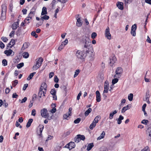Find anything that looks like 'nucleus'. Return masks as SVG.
Wrapping results in <instances>:
<instances>
[{
  "label": "nucleus",
  "instance_id": "obj_7",
  "mask_svg": "<svg viewBox=\"0 0 151 151\" xmlns=\"http://www.w3.org/2000/svg\"><path fill=\"white\" fill-rule=\"evenodd\" d=\"M122 71V69L121 68H117L115 71L116 74L114 75V77L119 78L121 76Z\"/></svg>",
  "mask_w": 151,
  "mask_h": 151
},
{
  "label": "nucleus",
  "instance_id": "obj_12",
  "mask_svg": "<svg viewBox=\"0 0 151 151\" xmlns=\"http://www.w3.org/2000/svg\"><path fill=\"white\" fill-rule=\"evenodd\" d=\"M109 83L108 81H106L104 83V93H107L108 91Z\"/></svg>",
  "mask_w": 151,
  "mask_h": 151
},
{
  "label": "nucleus",
  "instance_id": "obj_57",
  "mask_svg": "<svg viewBox=\"0 0 151 151\" xmlns=\"http://www.w3.org/2000/svg\"><path fill=\"white\" fill-rule=\"evenodd\" d=\"M28 84L27 83V84H25L24 85V86L23 88V91H25L26 88L28 87Z\"/></svg>",
  "mask_w": 151,
  "mask_h": 151
},
{
  "label": "nucleus",
  "instance_id": "obj_18",
  "mask_svg": "<svg viewBox=\"0 0 151 151\" xmlns=\"http://www.w3.org/2000/svg\"><path fill=\"white\" fill-rule=\"evenodd\" d=\"M94 146L93 143V142L88 144L87 147V150L88 151L91 150Z\"/></svg>",
  "mask_w": 151,
  "mask_h": 151
},
{
  "label": "nucleus",
  "instance_id": "obj_40",
  "mask_svg": "<svg viewBox=\"0 0 151 151\" xmlns=\"http://www.w3.org/2000/svg\"><path fill=\"white\" fill-rule=\"evenodd\" d=\"M81 120V118H78L75 120L74 121V123L75 124H78L80 122Z\"/></svg>",
  "mask_w": 151,
  "mask_h": 151
},
{
  "label": "nucleus",
  "instance_id": "obj_56",
  "mask_svg": "<svg viewBox=\"0 0 151 151\" xmlns=\"http://www.w3.org/2000/svg\"><path fill=\"white\" fill-rule=\"evenodd\" d=\"M65 46L63 44H61L58 47V50H61Z\"/></svg>",
  "mask_w": 151,
  "mask_h": 151
},
{
  "label": "nucleus",
  "instance_id": "obj_59",
  "mask_svg": "<svg viewBox=\"0 0 151 151\" xmlns=\"http://www.w3.org/2000/svg\"><path fill=\"white\" fill-rule=\"evenodd\" d=\"M31 115L33 116H35L36 115V111L35 109H33L32 110Z\"/></svg>",
  "mask_w": 151,
  "mask_h": 151
},
{
  "label": "nucleus",
  "instance_id": "obj_3",
  "mask_svg": "<svg viewBox=\"0 0 151 151\" xmlns=\"http://www.w3.org/2000/svg\"><path fill=\"white\" fill-rule=\"evenodd\" d=\"M90 42V40L88 37L86 36L83 37V42L84 44L83 48L85 49L87 53H89V49L88 48V43Z\"/></svg>",
  "mask_w": 151,
  "mask_h": 151
},
{
  "label": "nucleus",
  "instance_id": "obj_48",
  "mask_svg": "<svg viewBox=\"0 0 151 151\" xmlns=\"http://www.w3.org/2000/svg\"><path fill=\"white\" fill-rule=\"evenodd\" d=\"M68 42V40L67 39H65V40L62 42V44L65 46Z\"/></svg>",
  "mask_w": 151,
  "mask_h": 151
},
{
  "label": "nucleus",
  "instance_id": "obj_24",
  "mask_svg": "<svg viewBox=\"0 0 151 151\" xmlns=\"http://www.w3.org/2000/svg\"><path fill=\"white\" fill-rule=\"evenodd\" d=\"M77 137H78V138H79L80 141L81 140L83 141L85 139V136L83 135L78 134L77 135Z\"/></svg>",
  "mask_w": 151,
  "mask_h": 151
},
{
  "label": "nucleus",
  "instance_id": "obj_63",
  "mask_svg": "<svg viewBox=\"0 0 151 151\" xmlns=\"http://www.w3.org/2000/svg\"><path fill=\"white\" fill-rule=\"evenodd\" d=\"M21 32V30L20 29H18L16 33L17 35H20Z\"/></svg>",
  "mask_w": 151,
  "mask_h": 151
},
{
  "label": "nucleus",
  "instance_id": "obj_27",
  "mask_svg": "<svg viewBox=\"0 0 151 151\" xmlns=\"http://www.w3.org/2000/svg\"><path fill=\"white\" fill-rule=\"evenodd\" d=\"M92 109L91 108H89L87 110H86L85 113V116H87L91 112Z\"/></svg>",
  "mask_w": 151,
  "mask_h": 151
},
{
  "label": "nucleus",
  "instance_id": "obj_6",
  "mask_svg": "<svg viewBox=\"0 0 151 151\" xmlns=\"http://www.w3.org/2000/svg\"><path fill=\"white\" fill-rule=\"evenodd\" d=\"M2 12L1 16V19L2 20L5 19V15L6 11V6L5 4H3L1 5Z\"/></svg>",
  "mask_w": 151,
  "mask_h": 151
},
{
  "label": "nucleus",
  "instance_id": "obj_64",
  "mask_svg": "<svg viewBox=\"0 0 151 151\" xmlns=\"http://www.w3.org/2000/svg\"><path fill=\"white\" fill-rule=\"evenodd\" d=\"M54 75V73L53 72H51L49 75V78H52Z\"/></svg>",
  "mask_w": 151,
  "mask_h": 151
},
{
  "label": "nucleus",
  "instance_id": "obj_22",
  "mask_svg": "<svg viewBox=\"0 0 151 151\" xmlns=\"http://www.w3.org/2000/svg\"><path fill=\"white\" fill-rule=\"evenodd\" d=\"M124 119V117L122 115H120L119 118L117 119V124H121L122 123V120Z\"/></svg>",
  "mask_w": 151,
  "mask_h": 151
},
{
  "label": "nucleus",
  "instance_id": "obj_42",
  "mask_svg": "<svg viewBox=\"0 0 151 151\" xmlns=\"http://www.w3.org/2000/svg\"><path fill=\"white\" fill-rule=\"evenodd\" d=\"M18 83V81L17 80H15L14 81L12 82V85L13 86L15 87L16 86V85Z\"/></svg>",
  "mask_w": 151,
  "mask_h": 151
},
{
  "label": "nucleus",
  "instance_id": "obj_5",
  "mask_svg": "<svg viewBox=\"0 0 151 151\" xmlns=\"http://www.w3.org/2000/svg\"><path fill=\"white\" fill-rule=\"evenodd\" d=\"M43 60V59L41 57L40 58L39 60L36 61V64L33 66V69L34 70H37L42 64Z\"/></svg>",
  "mask_w": 151,
  "mask_h": 151
},
{
  "label": "nucleus",
  "instance_id": "obj_49",
  "mask_svg": "<svg viewBox=\"0 0 151 151\" xmlns=\"http://www.w3.org/2000/svg\"><path fill=\"white\" fill-rule=\"evenodd\" d=\"M148 122V121L147 120L144 119L142 120L141 122L142 123L145 124V125L147 124V123Z\"/></svg>",
  "mask_w": 151,
  "mask_h": 151
},
{
  "label": "nucleus",
  "instance_id": "obj_2",
  "mask_svg": "<svg viewBox=\"0 0 151 151\" xmlns=\"http://www.w3.org/2000/svg\"><path fill=\"white\" fill-rule=\"evenodd\" d=\"M41 115L42 117L50 120L52 119V115L50 116L47 113V111L46 109L44 108L41 110L40 111Z\"/></svg>",
  "mask_w": 151,
  "mask_h": 151
},
{
  "label": "nucleus",
  "instance_id": "obj_34",
  "mask_svg": "<svg viewBox=\"0 0 151 151\" xmlns=\"http://www.w3.org/2000/svg\"><path fill=\"white\" fill-rule=\"evenodd\" d=\"M24 65V63H21L18 64H17V68L18 69H20Z\"/></svg>",
  "mask_w": 151,
  "mask_h": 151
},
{
  "label": "nucleus",
  "instance_id": "obj_52",
  "mask_svg": "<svg viewBox=\"0 0 151 151\" xmlns=\"http://www.w3.org/2000/svg\"><path fill=\"white\" fill-rule=\"evenodd\" d=\"M131 33L133 36H135L136 35V31L131 30Z\"/></svg>",
  "mask_w": 151,
  "mask_h": 151
},
{
  "label": "nucleus",
  "instance_id": "obj_25",
  "mask_svg": "<svg viewBox=\"0 0 151 151\" xmlns=\"http://www.w3.org/2000/svg\"><path fill=\"white\" fill-rule=\"evenodd\" d=\"M33 121V120L32 119H29L26 125V127H29L30 126Z\"/></svg>",
  "mask_w": 151,
  "mask_h": 151
},
{
  "label": "nucleus",
  "instance_id": "obj_50",
  "mask_svg": "<svg viewBox=\"0 0 151 151\" xmlns=\"http://www.w3.org/2000/svg\"><path fill=\"white\" fill-rule=\"evenodd\" d=\"M53 136H51L50 135H48V137H47V139L46 140V142H47L49 140H50L51 139H52L53 138Z\"/></svg>",
  "mask_w": 151,
  "mask_h": 151
},
{
  "label": "nucleus",
  "instance_id": "obj_33",
  "mask_svg": "<svg viewBox=\"0 0 151 151\" xmlns=\"http://www.w3.org/2000/svg\"><path fill=\"white\" fill-rule=\"evenodd\" d=\"M49 17L47 15H45L44 16L42 17L41 19L42 20H48L49 19Z\"/></svg>",
  "mask_w": 151,
  "mask_h": 151
},
{
  "label": "nucleus",
  "instance_id": "obj_31",
  "mask_svg": "<svg viewBox=\"0 0 151 151\" xmlns=\"http://www.w3.org/2000/svg\"><path fill=\"white\" fill-rule=\"evenodd\" d=\"M133 94L132 93H131L128 95V100L129 101H132L133 100Z\"/></svg>",
  "mask_w": 151,
  "mask_h": 151
},
{
  "label": "nucleus",
  "instance_id": "obj_14",
  "mask_svg": "<svg viewBox=\"0 0 151 151\" xmlns=\"http://www.w3.org/2000/svg\"><path fill=\"white\" fill-rule=\"evenodd\" d=\"M116 5L119 9L120 10H123V3L119 1L117 2Z\"/></svg>",
  "mask_w": 151,
  "mask_h": 151
},
{
  "label": "nucleus",
  "instance_id": "obj_62",
  "mask_svg": "<svg viewBox=\"0 0 151 151\" xmlns=\"http://www.w3.org/2000/svg\"><path fill=\"white\" fill-rule=\"evenodd\" d=\"M74 140L75 142H77V143L78 142L80 141L79 139L77 137H75Z\"/></svg>",
  "mask_w": 151,
  "mask_h": 151
},
{
  "label": "nucleus",
  "instance_id": "obj_20",
  "mask_svg": "<svg viewBox=\"0 0 151 151\" xmlns=\"http://www.w3.org/2000/svg\"><path fill=\"white\" fill-rule=\"evenodd\" d=\"M117 112V111L115 110L112 112H111L109 115V118L110 119H112L114 115L116 114Z\"/></svg>",
  "mask_w": 151,
  "mask_h": 151
},
{
  "label": "nucleus",
  "instance_id": "obj_17",
  "mask_svg": "<svg viewBox=\"0 0 151 151\" xmlns=\"http://www.w3.org/2000/svg\"><path fill=\"white\" fill-rule=\"evenodd\" d=\"M19 23L17 21V22H14L12 24V28L13 30H15L18 27Z\"/></svg>",
  "mask_w": 151,
  "mask_h": 151
},
{
  "label": "nucleus",
  "instance_id": "obj_47",
  "mask_svg": "<svg viewBox=\"0 0 151 151\" xmlns=\"http://www.w3.org/2000/svg\"><path fill=\"white\" fill-rule=\"evenodd\" d=\"M141 151H150L149 147L147 146L142 149Z\"/></svg>",
  "mask_w": 151,
  "mask_h": 151
},
{
  "label": "nucleus",
  "instance_id": "obj_15",
  "mask_svg": "<svg viewBox=\"0 0 151 151\" xmlns=\"http://www.w3.org/2000/svg\"><path fill=\"white\" fill-rule=\"evenodd\" d=\"M45 92L42 91V90H40V89L39 92L38 94V96L40 98H41L43 96H45Z\"/></svg>",
  "mask_w": 151,
  "mask_h": 151
},
{
  "label": "nucleus",
  "instance_id": "obj_36",
  "mask_svg": "<svg viewBox=\"0 0 151 151\" xmlns=\"http://www.w3.org/2000/svg\"><path fill=\"white\" fill-rule=\"evenodd\" d=\"M2 63L3 65L4 66H6L7 65V62L6 60V59H4L2 60Z\"/></svg>",
  "mask_w": 151,
  "mask_h": 151
},
{
  "label": "nucleus",
  "instance_id": "obj_10",
  "mask_svg": "<svg viewBox=\"0 0 151 151\" xmlns=\"http://www.w3.org/2000/svg\"><path fill=\"white\" fill-rule=\"evenodd\" d=\"M35 10L36 9L35 7H32L31 9L30 12L28 15V17L30 18V19H31L32 17L34 16Z\"/></svg>",
  "mask_w": 151,
  "mask_h": 151
},
{
  "label": "nucleus",
  "instance_id": "obj_55",
  "mask_svg": "<svg viewBox=\"0 0 151 151\" xmlns=\"http://www.w3.org/2000/svg\"><path fill=\"white\" fill-rule=\"evenodd\" d=\"M15 33V31H12L9 35V36L10 37H12Z\"/></svg>",
  "mask_w": 151,
  "mask_h": 151
},
{
  "label": "nucleus",
  "instance_id": "obj_41",
  "mask_svg": "<svg viewBox=\"0 0 151 151\" xmlns=\"http://www.w3.org/2000/svg\"><path fill=\"white\" fill-rule=\"evenodd\" d=\"M70 118L69 116L67 114H65L63 116V119H66L68 120Z\"/></svg>",
  "mask_w": 151,
  "mask_h": 151
},
{
  "label": "nucleus",
  "instance_id": "obj_54",
  "mask_svg": "<svg viewBox=\"0 0 151 151\" xmlns=\"http://www.w3.org/2000/svg\"><path fill=\"white\" fill-rule=\"evenodd\" d=\"M0 47L2 49L4 48V45L1 41H0Z\"/></svg>",
  "mask_w": 151,
  "mask_h": 151
},
{
  "label": "nucleus",
  "instance_id": "obj_46",
  "mask_svg": "<svg viewBox=\"0 0 151 151\" xmlns=\"http://www.w3.org/2000/svg\"><path fill=\"white\" fill-rule=\"evenodd\" d=\"M137 29V25L136 24H134L131 27V30H136Z\"/></svg>",
  "mask_w": 151,
  "mask_h": 151
},
{
  "label": "nucleus",
  "instance_id": "obj_8",
  "mask_svg": "<svg viewBox=\"0 0 151 151\" xmlns=\"http://www.w3.org/2000/svg\"><path fill=\"white\" fill-rule=\"evenodd\" d=\"M76 18L77 19V22H76V25L77 27H81L83 24V22L81 19H80L79 15H78L76 17Z\"/></svg>",
  "mask_w": 151,
  "mask_h": 151
},
{
  "label": "nucleus",
  "instance_id": "obj_28",
  "mask_svg": "<svg viewBox=\"0 0 151 151\" xmlns=\"http://www.w3.org/2000/svg\"><path fill=\"white\" fill-rule=\"evenodd\" d=\"M35 73V72H33V73H30L28 77L27 78V80H30L31 79Z\"/></svg>",
  "mask_w": 151,
  "mask_h": 151
},
{
  "label": "nucleus",
  "instance_id": "obj_11",
  "mask_svg": "<svg viewBox=\"0 0 151 151\" xmlns=\"http://www.w3.org/2000/svg\"><path fill=\"white\" fill-rule=\"evenodd\" d=\"M109 59L110 60L109 62L110 65L111 66H112L116 61V58L115 57L113 56L110 57Z\"/></svg>",
  "mask_w": 151,
  "mask_h": 151
},
{
  "label": "nucleus",
  "instance_id": "obj_23",
  "mask_svg": "<svg viewBox=\"0 0 151 151\" xmlns=\"http://www.w3.org/2000/svg\"><path fill=\"white\" fill-rule=\"evenodd\" d=\"M69 144L70 145V150H71L73 148L75 147L76 145L74 142H70L69 143Z\"/></svg>",
  "mask_w": 151,
  "mask_h": 151
},
{
  "label": "nucleus",
  "instance_id": "obj_58",
  "mask_svg": "<svg viewBox=\"0 0 151 151\" xmlns=\"http://www.w3.org/2000/svg\"><path fill=\"white\" fill-rule=\"evenodd\" d=\"M27 100V98L26 97H24V99H23L22 100V101H21V103H23L25 102Z\"/></svg>",
  "mask_w": 151,
  "mask_h": 151
},
{
  "label": "nucleus",
  "instance_id": "obj_26",
  "mask_svg": "<svg viewBox=\"0 0 151 151\" xmlns=\"http://www.w3.org/2000/svg\"><path fill=\"white\" fill-rule=\"evenodd\" d=\"M28 47V44L26 43H24L23 44V46L21 48L22 50H24L26 49H27Z\"/></svg>",
  "mask_w": 151,
  "mask_h": 151
},
{
  "label": "nucleus",
  "instance_id": "obj_29",
  "mask_svg": "<svg viewBox=\"0 0 151 151\" xmlns=\"http://www.w3.org/2000/svg\"><path fill=\"white\" fill-rule=\"evenodd\" d=\"M129 106L127 105L123 108L122 109L121 112L122 113H124L126 110L129 109Z\"/></svg>",
  "mask_w": 151,
  "mask_h": 151
},
{
  "label": "nucleus",
  "instance_id": "obj_35",
  "mask_svg": "<svg viewBox=\"0 0 151 151\" xmlns=\"http://www.w3.org/2000/svg\"><path fill=\"white\" fill-rule=\"evenodd\" d=\"M105 133H102L101 135L97 138L98 140H100L103 138L105 136Z\"/></svg>",
  "mask_w": 151,
  "mask_h": 151
},
{
  "label": "nucleus",
  "instance_id": "obj_44",
  "mask_svg": "<svg viewBox=\"0 0 151 151\" xmlns=\"http://www.w3.org/2000/svg\"><path fill=\"white\" fill-rule=\"evenodd\" d=\"M30 19V18L28 16L24 20V22L25 23H27V24H28L29 23V21Z\"/></svg>",
  "mask_w": 151,
  "mask_h": 151
},
{
  "label": "nucleus",
  "instance_id": "obj_43",
  "mask_svg": "<svg viewBox=\"0 0 151 151\" xmlns=\"http://www.w3.org/2000/svg\"><path fill=\"white\" fill-rule=\"evenodd\" d=\"M118 79L116 78L112 80V83L113 85L115 84L118 81Z\"/></svg>",
  "mask_w": 151,
  "mask_h": 151
},
{
  "label": "nucleus",
  "instance_id": "obj_45",
  "mask_svg": "<svg viewBox=\"0 0 151 151\" xmlns=\"http://www.w3.org/2000/svg\"><path fill=\"white\" fill-rule=\"evenodd\" d=\"M97 36V34L95 32H93L92 33L91 37L93 39H94Z\"/></svg>",
  "mask_w": 151,
  "mask_h": 151
},
{
  "label": "nucleus",
  "instance_id": "obj_39",
  "mask_svg": "<svg viewBox=\"0 0 151 151\" xmlns=\"http://www.w3.org/2000/svg\"><path fill=\"white\" fill-rule=\"evenodd\" d=\"M56 91L55 88L52 89L50 92V93L52 95L56 94Z\"/></svg>",
  "mask_w": 151,
  "mask_h": 151
},
{
  "label": "nucleus",
  "instance_id": "obj_53",
  "mask_svg": "<svg viewBox=\"0 0 151 151\" xmlns=\"http://www.w3.org/2000/svg\"><path fill=\"white\" fill-rule=\"evenodd\" d=\"M2 40L4 42H6L8 41V39L6 37H3L1 38Z\"/></svg>",
  "mask_w": 151,
  "mask_h": 151
},
{
  "label": "nucleus",
  "instance_id": "obj_9",
  "mask_svg": "<svg viewBox=\"0 0 151 151\" xmlns=\"http://www.w3.org/2000/svg\"><path fill=\"white\" fill-rule=\"evenodd\" d=\"M105 36L109 40H110L111 39V35L110 33V29L108 27L106 29Z\"/></svg>",
  "mask_w": 151,
  "mask_h": 151
},
{
  "label": "nucleus",
  "instance_id": "obj_37",
  "mask_svg": "<svg viewBox=\"0 0 151 151\" xmlns=\"http://www.w3.org/2000/svg\"><path fill=\"white\" fill-rule=\"evenodd\" d=\"M31 35L32 36H33L35 38H37L38 37V35L36 34L35 32L34 31H33L32 32Z\"/></svg>",
  "mask_w": 151,
  "mask_h": 151
},
{
  "label": "nucleus",
  "instance_id": "obj_51",
  "mask_svg": "<svg viewBox=\"0 0 151 151\" xmlns=\"http://www.w3.org/2000/svg\"><path fill=\"white\" fill-rule=\"evenodd\" d=\"M54 81L55 83H58L59 79L56 76H55L54 78Z\"/></svg>",
  "mask_w": 151,
  "mask_h": 151
},
{
  "label": "nucleus",
  "instance_id": "obj_4",
  "mask_svg": "<svg viewBox=\"0 0 151 151\" xmlns=\"http://www.w3.org/2000/svg\"><path fill=\"white\" fill-rule=\"evenodd\" d=\"M100 119L101 117L100 116H96L94 119L92 123L90 124L89 127L91 129H93V128L95 127L96 124L98 122Z\"/></svg>",
  "mask_w": 151,
  "mask_h": 151
},
{
  "label": "nucleus",
  "instance_id": "obj_32",
  "mask_svg": "<svg viewBox=\"0 0 151 151\" xmlns=\"http://www.w3.org/2000/svg\"><path fill=\"white\" fill-rule=\"evenodd\" d=\"M44 128V126L42 125H39L38 127V130L40 132H42Z\"/></svg>",
  "mask_w": 151,
  "mask_h": 151
},
{
  "label": "nucleus",
  "instance_id": "obj_1",
  "mask_svg": "<svg viewBox=\"0 0 151 151\" xmlns=\"http://www.w3.org/2000/svg\"><path fill=\"white\" fill-rule=\"evenodd\" d=\"M83 50L81 51L80 50H78L76 53V56L77 57L81 60H83L85 59L87 55V53L85 49L83 48Z\"/></svg>",
  "mask_w": 151,
  "mask_h": 151
},
{
  "label": "nucleus",
  "instance_id": "obj_21",
  "mask_svg": "<svg viewBox=\"0 0 151 151\" xmlns=\"http://www.w3.org/2000/svg\"><path fill=\"white\" fill-rule=\"evenodd\" d=\"M47 14V8L45 7H43L42 9V12L41 13V15H43L46 14Z\"/></svg>",
  "mask_w": 151,
  "mask_h": 151
},
{
  "label": "nucleus",
  "instance_id": "obj_61",
  "mask_svg": "<svg viewBox=\"0 0 151 151\" xmlns=\"http://www.w3.org/2000/svg\"><path fill=\"white\" fill-rule=\"evenodd\" d=\"M56 111V109L54 107L52 109H51L50 111L51 113H55Z\"/></svg>",
  "mask_w": 151,
  "mask_h": 151
},
{
  "label": "nucleus",
  "instance_id": "obj_16",
  "mask_svg": "<svg viewBox=\"0 0 151 151\" xmlns=\"http://www.w3.org/2000/svg\"><path fill=\"white\" fill-rule=\"evenodd\" d=\"M47 88V85L46 83H42L41 86L40 88V90H42L43 89H44L46 91Z\"/></svg>",
  "mask_w": 151,
  "mask_h": 151
},
{
  "label": "nucleus",
  "instance_id": "obj_38",
  "mask_svg": "<svg viewBox=\"0 0 151 151\" xmlns=\"http://www.w3.org/2000/svg\"><path fill=\"white\" fill-rule=\"evenodd\" d=\"M80 72V71L79 70L77 69L76 70L75 72V74L74 75V77L75 78L78 75Z\"/></svg>",
  "mask_w": 151,
  "mask_h": 151
},
{
  "label": "nucleus",
  "instance_id": "obj_60",
  "mask_svg": "<svg viewBox=\"0 0 151 151\" xmlns=\"http://www.w3.org/2000/svg\"><path fill=\"white\" fill-rule=\"evenodd\" d=\"M81 94H82L81 92V91H80L79 92V93L78 94L77 96V99L78 100H79V99L81 95Z\"/></svg>",
  "mask_w": 151,
  "mask_h": 151
},
{
  "label": "nucleus",
  "instance_id": "obj_19",
  "mask_svg": "<svg viewBox=\"0 0 151 151\" xmlns=\"http://www.w3.org/2000/svg\"><path fill=\"white\" fill-rule=\"evenodd\" d=\"M12 52L13 51L11 49L5 50L4 52V53L7 56H9L11 55Z\"/></svg>",
  "mask_w": 151,
  "mask_h": 151
},
{
  "label": "nucleus",
  "instance_id": "obj_13",
  "mask_svg": "<svg viewBox=\"0 0 151 151\" xmlns=\"http://www.w3.org/2000/svg\"><path fill=\"white\" fill-rule=\"evenodd\" d=\"M96 100L98 102L101 101L100 94L98 91H97L96 92Z\"/></svg>",
  "mask_w": 151,
  "mask_h": 151
},
{
  "label": "nucleus",
  "instance_id": "obj_30",
  "mask_svg": "<svg viewBox=\"0 0 151 151\" xmlns=\"http://www.w3.org/2000/svg\"><path fill=\"white\" fill-rule=\"evenodd\" d=\"M22 55L23 58H27L29 57V54L27 52H24L23 53Z\"/></svg>",
  "mask_w": 151,
  "mask_h": 151
}]
</instances>
